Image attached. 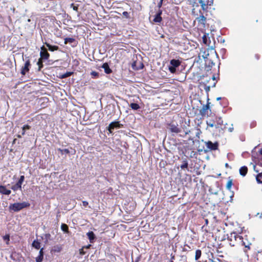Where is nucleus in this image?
<instances>
[{
    "instance_id": "1",
    "label": "nucleus",
    "mask_w": 262,
    "mask_h": 262,
    "mask_svg": "<svg viewBox=\"0 0 262 262\" xmlns=\"http://www.w3.org/2000/svg\"><path fill=\"white\" fill-rule=\"evenodd\" d=\"M243 233L237 234L235 232L231 233L230 235L228 237V239L230 242L231 246L243 247L244 252H246V245L244 242V237L246 235H243Z\"/></svg>"
},
{
    "instance_id": "2",
    "label": "nucleus",
    "mask_w": 262,
    "mask_h": 262,
    "mask_svg": "<svg viewBox=\"0 0 262 262\" xmlns=\"http://www.w3.org/2000/svg\"><path fill=\"white\" fill-rule=\"evenodd\" d=\"M251 156L254 163L262 166V148L255 147L252 151Z\"/></svg>"
},
{
    "instance_id": "3",
    "label": "nucleus",
    "mask_w": 262,
    "mask_h": 262,
    "mask_svg": "<svg viewBox=\"0 0 262 262\" xmlns=\"http://www.w3.org/2000/svg\"><path fill=\"white\" fill-rule=\"evenodd\" d=\"M29 203L25 202L22 203H15L10 204L9 206V209L13 210L15 212H18L25 208L29 207Z\"/></svg>"
},
{
    "instance_id": "4",
    "label": "nucleus",
    "mask_w": 262,
    "mask_h": 262,
    "mask_svg": "<svg viewBox=\"0 0 262 262\" xmlns=\"http://www.w3.org/2000/svg\"><path fill=\"white\" fill-rule=\"evenodd\" d=\"M181 63V61L178 59H172L170 61V66L168 69L169 71L173 74L176 72V68L179 67Z\"/></svg>"
},
{
    "instance_id": "5",
    "label": "nucleus",
    "mask_w": 262,
    "mask_h": 262,
    "mask_svg": "<svg viewBox=\"0 0 262 262\" xmlns=\"http://www.w3.org/2000/svg\"><path fill=\"white\" fill-rule=\"evenodd\" d=\"M25 180V176H21L18 181L14 185L11 186V189L14 191H16L17 190L22 191V184Z\"/></svg>"
},
{
    "instance_id": "6",
    "label": "nucleus",
    "mask_w": 262,
    "mask_h": 262,
    "mask_svg": "<svg viewBox=\"0 0 262 262\" xmlns=\"http://www.w3.org/2000/svg\"><path fill=\"white\" fill-rule=\"evenodd\" d=\"M214 0H199V3L201 4L202 9L204 11L207 10L208 6L213 5Z\"/></svg>"
},
{
    "instance_id": "7",
    "label": "nucleus",
    "mask_w": 262,
    "mask_h": 262,
    "mask_svg": "<svg viewBox=\"0 0 262 262\" xmlns=\"http://www.w3.org/2000/svg\"><path fill=\"white\" fill-rule=\"evenodd\" d=\"M39 54V58L43 60H48L50 57V54L48 52L47 49L43 46L40 48V52Z\"/></svg>"
},
{
    "instance_id": "8",
    "label": "nucleus",
    "mask_w": 262,
    "mask_h": 262,
    "mask_svg": "<svg viewBox=\"0 0 262 262\" xmlns=\"http://www.w3.org/2000/svg\"><path fill=\"white\" fill-rule=\"evenodd\" d=\"M123 126L122 124H120L118 121H114L111 122L108 126V130L110 133H112L113 130L115 128H120Z\"/></svg>"
},
{
    "instance_id": "9",
    "label": "nucleus",
    "mask_w": 262,
    "mask_h": 262,
    "mask_svg": "<svg viewBox=\"0 0 262 262\" xmlns=\"http://www.w3.org/2000/svg\"><path fill=\"white\" fill-rule=\"evenodd\" d=\"M205 145L209 150H215L218 149L219 143L217 142L213 143L211 141H208L205 142Z\"/></svg>"
},
{
    "instance_id": "10",
    "label": "nucleus",
    "mask_w": 262,
    "mask_h": 262,
    "mask_svg": "<svg viewBox=\"0 0 262 262\" xmlns=\"http://www.w3.org/2000/svg\"><path fill=\"white\" fill-rule=\"evenodd\" d=\"M196 20L198 23V26L201 28H204L206 23V18L203 15L202 13L199 17L196 18Z\"/></svg>"
},
{
    "instance_id": "11",
    "label": "nucleus",
    "mask_w": 262,
    "mask_h": 262,
    "mask_svg": "<svg viewBox=\"0 0 262 262\" xmlns=\"http://www.w3.org/2000/svg\"><path fill=\"white\" fill-rule=\"evenodd\" d=\"M31 66L30 61L28 59L26 60L24 66H23L21 69L20 73L21 75H25L29 71Z\"/></svg>"
},
{
    "instance_id": "12",
    "label": "nucleus",
    "mask_w": 262,
    "mask_h": 262,
    "mask_svg": "<svg viewBox=\"0 0 262 262\" xmlns=\"http://www.w3.org/2000/svg\"><path fill=\"white\" fill-rule=\"evenodd\" d=\"M210 102H208L206 105H204L202 108L200 110V114L202 117L208 116V110H210Z\"/></svg>"
},
{
    "instance_id": "13",
    "label": "nucleus",
    "mask_w": 262,
    "mask_h": 262,
    "mask_svg": "<svg viewBox=\"0 0 262 262\" xmlns=\"http://www.w3.org/2000/svg\"><path fill=\"white\" fill-rule=\"evenodd\" d=\"M168 129L171 133H179L181 132V129L178 127V125H175L173 123L168 124Z\"/></svg>"
},
{
    "instance_id": "14",
    "label": "nucleus",
    "mask_w": 262,
    "mask_h": 262,
    "mask_svg": "<svg viewBox=\"0 0 262 262\" xmlns=\"http://www.w3.org/2000/svg\"><path fill=\"white\" fill-rule=\"evenodd\" d=\"M132 67L133 70L137 71L142 69L144 66L141 61H134L132 64Z\"/></svg>"
},
{
    "instance_id": "15",
    "label": "nucleus",
    "mask_w": 262,
    "mask_h": 262,
    "mask_svg": "<svg viewBox=\"0 0 262 262\" xmlns=\"http://www.w3.org/2000/svg\"><path fill=\"white\" fill-rule=\"evenodd\" d=\"M162 14V11L159 9L157 13L155 15L153 21L156 23H160L162 21V18L161 15Z\"/></svg>"
},
{
    "instance_id": "16",
    "label": "nucleus",
    "mask_w": 262,
    "mask_h": 262,
    "mask_svg": "<svg viewBox=\"0 0 262 262\" xmlns=\"http://www.w3.org/2000/svg\"><path fill=\"white\" fill-rule=\"evenodd\" d=\"M11 192V190L7 189L6 186L0 185V193L5 195H9Z\"/></svg>"
},
{
    "instance_id": "17",
    "label": "nucleus",
    "mask_w": 262,
    "mask_h": 262,
    "mask_svg": "<svg viewBox=\"0 0 262 262\" xmlns=\"http://www.w3.org/2000/svg\"><path fill=\"white\" fill-rule=\"evenodd\" d=\"M101 68L104 70V72L107 74H110L112 73V70L110 69L108 64L107 62L104 63Z\"/></svg>"
},
{
    "instance_id": "18",
    "label": "nucleus",
    "mask_w": 262,
    "mask_h": 262,
    "mask_svg": "<svg viewBox=\"0 0 262 262\" xmlns=\"http://www.w3.org/2000/svg\"><path fill=\"white\" fill-rule=\"evenodd\" d=\"M88 238L91 243H93L96 238V236L93 231H89L86 233Z\"/></svg>"
},
{
    "instance_id": "19",
    "label": "nucleus",
    "mask_w": 262,
    "mask_h": 262,
    "mask_svg": "<svg viewBox=\"0 0 262 262\" xmlns=\"http://www.w3.org/2000/svg\"><path fill=\"white\" fill-rule=\"evenodd\" d=\"M180 167L182 169L188 170V163L187 159L184 158L182 161V163L180 165Z\"/></svg>"
},
{
    "instance_id": "20",
    "label": "nucleus",
    "mask_w": 262,
    "mask_h": 262,
    "mask_svg": "<svg viewBox=\"0 0 262 262\" xmlns=\"http://www.w3.org/2000/svg\"><path fill=\"white\" fill-rule=\"evenodd\" d=\"M45 44L48 48L49 50L50 51L53 52L59 49V47L57 46H52L48 42H45Z\"/></svg>"
},
{
    "instance_id": "21",
    "label": "nucleus",
    "mask_w": 262,
    "mask_h": 262,
    "mask_svg": "<svg viewBox=\"0 0 262 262\" xmlns=\"http://www.w3.org/2000/svg\"><path fill=\"white\" fill-rule=\"evenodd\" d=\"M62 249V247L60 245H57L53 246L51 251L54 253L60 252Z\"/></svg>"
},
{
    "instance_id": "22",
    "label": "nucleus",
    "mask_w": 262,
    "mask_h": 262,
    "mask_svg": "<svg viewBox=\"0 0 262 262\" xmlns=\"http://www.w3.org/2000/svg\"><path fill=\"white\" fill-rule=\"evenodd\" d=\"M32 246L37 250L40 249V243L38 240H34L32 244Z\"/></svg>"
},
{
    "instance_id": "23",
    "label": "nucleus",
    "mask_w": 262,
    "mask_h": 262,
    "mask_svg": "<svg viewBox=\"0 0 262 262\" xmlns=\"http://www.w3.org/2000/svg\"><path fill=\"white\" fill-rule=\"evenodd\" d=\"M43 60H42L40 58H39L38 60V61L37 62V65L38 66V71H40L41 70V69H42V68L43 67Z\"/></svg>"
},
{
    "instance_id": "24",
    "label": "nucleus",
    "mask_w": 262,
    "mask_h": 262,
    "mask_svg": "<svg viewBox=\"0 0 262 262\" xmlns=\"http://www.w3.org/2000/svg\"><path fill=\"white\" fill-rule=\"evenodd\" d=\"M202 255V251L200 249H198L195 251V260H198Z\"/></svg>"
},
{
    "instance_id": "25",
    "label": "nucleus",
    "mask_w": 262,
    "mask_h": 262,
    "mask_svg": "<svg viewBox=\"0 0 262 262\" xmlns=\"http://www.w3.org/2000/svg\"><path fill=\"white\" fill-rule=\"evenodd\" d=\"M64 43L67 44L68 43H73L75 41V39L72 37H67L64 38Z\"/></svg>"
},
{
    "instance_id": "26",
    "label": "nucleus",
    "mask_w": 262,
    "mask_h": 262,
    "mask_svg": "<svg viewBox=\"0 0 262 262\" xmlns=\"http://www.w3.org/2000/svg\"><path fill=\"white\" fill-rule=\"evenodd\" d=\"M61 229L63 232L66 233H69V227L67 224H62L61 225Z\"/></svg>"
},
{
    "instance_id": "27",
    "label": "nucleus",
    "mask_w": 262,
    "mask_h": 262,
    "mask_svg": "<svg viewBox=\"0 0 262 262\" xmlns=\"http://www.w3.org/2000/svg\"><path fill=\"white\" fill-rule=\"evenodd\" d=\"M129 106L132 108V109L134 110H138L139 108H140L139 105L136 103H130Z\"/></svg>"
},
{
    "instance_id": "28",
    "label": "nucleus",
    "mask_w": 262,
    "mask_h": 262,
    "mask_svg": "<svg viewBox=\"0 0 262 262\" xmlns=\"http://www.w3.org/2000/svg\"><path fill=\"white\" fill-rule=\"evenodd\" d=\"M233 185L232 179L229 178L228 181L226 184V188L228 190H230L232 185Z\"/></svg>"
},
{
    "instance_id": "29",
    "label": "nucleus",
    "mask_w": 262,
    "mask_h": 262,
    "mask_svg": "<svg viewBox=\"0 0 262 262\" xmlns=\"http://www.w3.org/2000/svg\"><path fill=\"white\" fill-rule=\"evenodd\" d=\"M73 72H67L66 73L61 75L60 77L61 78H66L70 76L71 75H72L73 74Z\"/></svg>"
},
{
    "instance_id": "30",
    "label": "nucleus",
    "mask_w": 262,
    "mask_h": 262,
    "mask_svg": "<svg viewBox=\"0 0 262 262\" xmlns=\"http://www.w3.org/2000/svg\"><path fill=\"white\" fill-rule=\"evenodd\" d=\"M239 173L243 176H246V166H243L239 169Z\"/></svg>"
},
{
    "instance_id": "31",
    "label": "nucleus",
    "mask_w": 262,
    "mask_h": 262,
    "mask_svg": "<svg viewBox=\"0 0 262 262\" xmlns=\"http://www.w3.org/2000/svg\"><path fill=\"white\" fill-rule=\"evenodd\" d=\"M91 75L93 78H98L99 77V73L96 71H92L91 72Z\"/></svg>"
},
{
    "instance_id": "32",
    "label": "nucleus",
    "mask_w": 262,
    "mask_h": 262,
    "mask_svg": "<svg viewBox=\"0 0 262 262\" xmlns=\"http://www.w3.org/2000/svg\"><path fill=\"white\" fill-rule=\"evenodd\" d=\"M31 126L28 124L25 125L22 127L23 132L21 133V135L24 136L25 134V130L26 129H30Z\"/></svg>"
},
{
    "instance_id": "33",
    "label": "nucleus",
    "mask_w": 262,
    "mask_h": 262,
    "mask_svg": "<svg viewBox=\"0 0 262 262\" xmlns=\"http://www.w3.org/2000/svg\"><path fill=\"white\" fill-rule=\"evenodd\" d=\"M215 85V83L214 82L212 86L210 85H207V83H204V89L206 91H209L210 90V87L214 86Z\"/></svg>"
},
{
    "instance_id": "34",
    "label": "nucleus",
    "mask_w": 262,
    "mask_h": 262,
    "mask_svg": "<svg viewBox=\"0 0 262 262\" xmlns=\"http://www.w3.org/2000/svg\"><path fill=\"white\" fill-rule=\"evenodd\" d=\"M256 180L258 183L262 184V172H261L257 175Z\"/></svg>"
},
{
    "instance_id": "35",
    "label": "nucleus",
    "mask_w": 262,
    "mask_h": 262,
    "mask_svg": "<svg viewBox=\"0 0 262 262\" xmlns=\"http://www.w3.org/2000/svg\"><path fill=\"white\" fill-rule=\"evenodd\" d=\"M3 239L6 242V244L7 245L9 244V241H10V236L9 234H6L5 236L3 237Z\"/></svg>"
},
{
    "instance_id": "36",
    "label": "nucleus",
    "mask_w": 262,
    "mask_h": 262,
    "mask_svg": "<svg viewBox=\"0 0 262 262\" xmlns=\"http://www.w3.org/2000/svg\"><path fill=\"white\" fill-rule=\"evenodd\" d=\"M58 150L60 151L61 154H63V152H64L66 154H69L70 153L69 150L67 148H65V149H63L59 148Z\"/></svg>"
},
{
    "instance_id": "37",
    "label": "nucleus",
    "mask_w": 262,
    "mask_h": 262,
    "mask_svg": "<svg viewBox=\"0 0 262 262\" xmlns=\"http://www.w3.org/2000/svg\"><path fill=\"white\" fill-rule=\"evenodd\" d=\"M190 249V247L189 245H188L187 244H185L184 245V246L183 248V251H184V252H186V251H189Z\"/></svg>"
},
{
    "instance_id": "38",
    "label": "nucleus",
    "mask_w": 262,
    "mask_h": 262,
    "mask_svg": "<svg viewBox=\"0 0 262 262\" xmlns=\"http://www.w3.org/2000/svg\"><path fill=\"white\" fill-rule=\"evenodd\" d=\"M43 256H42V255H38L36 258V262H41L43 260Z\"/></svg>"
},
{
    "instance_id": "39",
    "label": "nucleus",
    "mask_w": 262,
    "mask_h": 262,
    "mask_svg": "<svg viewBox=\"0 0 262 262\" xmlns=\"http://www.w3.org/2000/svg\"><path fill=\"white\" fill-rule=\"evenodd\" d=\"M122 14H123V16H124L126 18H130L129 13L127 12H126V11H124L122 13Z\"/></svg>"
},
{
    "instance_id": "40",
    "label": "nucleus",
    "mask_w": 262,
    "mask_h": 262,
    "mask_svg": "<svg viewBox=\"0 0 262 262\" xmlns=\"http://www.w3.org/2000/svg\"><path fill=\"white\" fill-rule=\"evenodd\" d=\"M85 247H82L81 249H79V253L80 255H83L85 254V252L84 251V248Z\"/></svg>"
},
{
    "instance_id": "41",
    "label": "nucleus",
    "mask_w": 262,
    "mask_h": 262,
    "mask_svg": "<svg viewBox=\"0 0 262 262\" xmlns=\"http://www.w3.org/2000/svg\"><path fill=\"white\" fill-rule=\"evenodd\" d=\"M163 0H160V2L158 4V7L159 8V10L161 8L162 4H163Z\"/></svg>"
},
{
    "instance_id": "42",
    "label": "nucleus",
    "mask_w": 262,
    "mask_h": 262,
    "mask_svg": "<svg viewBox=\"0 0 262 262\" xmlns=\"http://www.w3.org/2000/svg\"><path fill=\"white\" fill-rule=\"evenodd\" d=\"M203 42L205 44L207 43V37L205 35H204L203 37Z\"/></svg>"
},
{
    "instance_id": "43",
    "label": "nucleus",
    "mask_w": 262,
    "mask_h": 262,
    "mask_svg": "<svg viewBox=\"0 0 262 262\" xmlns=\"http://www.w3.org/2000/svg\"><path fill=\"white\" fill-rule=\"evenodd\" d=\"M39 255L43 256V248H42L40 249L39 252Z\"/></svg>"
},
{
    "instance_id": "44",
    "label": "nucleus",
    "mask_w": 262,
    "mask_h": 262,
    "mask_svg": "<svg viewBox=\"0 0 262 262\" xmlns=\"http://www.w3.org/2000/svg\"><path fill=\"white\" fill-rule=\"evenodd\" d=\"M184 150H183V152L185 154L187 153V150L189 149V148L188 147V146H184Z\"/></svg>"
},
{
    "instance_id": "45",
    "label": "nucleus",
    "mask_w": 262,
    "mask_h": 262,
    "mask_svg": "<svg viewBox=\"0 0 262 262\" xmlns=\"http://www.w3.org/2000/svg\"><path fill=\"white\" fill-rule=\"evenodd\" d=\"M57 34H56V35L57 36V37H61V35L62 34V32L61 31H59V30H57Z\"/></svg>"
},
{
    "instance_id": "46",
    "label": "nucleus",
    "mask_w": 262,
    "mask_h": 262,
    "mask_svg": "<svg viewBox=\"0 0 262 262\" xmlns=\"http://www.w3.org/2000/svg\"><path fill=\"white\" fill-rule=\"evenodd\" d=\"M82 204L84 207H86L89 205V203L86 201H82Z\"/></svg>"
},
{
    "instance_id": "47",
    "label": "nucleus",
    "mask_w": 262,
    "mask_h": 262,
    "mask_svg": "<svg viewBox=\"0 0 262 262\" xmlns=\"http://www.w3.org/2000/svg\"><path fill=\"white\" fill-rule=\"evenodd\" d=\"M212 80V81H214L215 77L214 76H213L212 77H209L208 80H207L206 81L208 82L210 80Z\"/></svg>"
},
{
    "instance_id": "48",
    "label": "nucleus",
    "mask_w": 262,
    "mask_h": 262,
    "mask_svg": "<svg viewBox=\"0 0 262 262\" xmlns=\"http://www.w3.org/2000/svg\"><path fill=\"white\" fill-rule=\"evenodd\" d=\"M205 228V231L206 232H208V230L206 229V228L205 227V225H204L203 227H202V229H204Z\"/></svg>"
},
{
    "instance_id": "49",
    "label": "nucleus",
    "mask_w": 262,
    "mask_h": 262,
    "mask_svg": "<svg viewBox=\"0 0 262 262\" xmlns=\"http://www.w3.org/2000/svg\"><path fill=\"white\" fill-rule=\"evenodd\" d=\"M205 225H207L208 224V219H205Z\"/></svg>"
},
{
    "instance_id": "50",
    "label": "nucleus",
    "mask_w": 262,
    "mask_h": 262,
    "mask_svg": "<svg viewBox=\"0 0 262 262\" xmlns=\"http://www.w3.org/2000/svg\"><path fill=\"white\" fill-rule=\"evenodd\" d=\"M91 246V245H90H90H88V246H84V247H85V248H84L88 249V248H90Z\"/></svg>"
},
{
    "instance_id": "51",
    "label": "nucleus",
    "mask_w": 262,
    "mask_h": 262,
    "mask_svg": "<svg viewBox=\"0 0 262 262\" xmlns=\"http://www.w3.org/2000/svg\"><path fill=\"white\" fill-rule=\"evenodd\" d=\"M253 168H254V169L256 171V172H258V170H256V166L255 165H253Z\"/></svg>"
},
{
    "instance_id": "52",
    "label": "nucleus",
    "mask_w": 262,
    "mask_h": 262,
    "mask_svg": "<svg viewBox=\"0 0 262 262\" xmlns=\"http://www.w3.org/2000/svg\"><path fill=\"white\" fill-rule=\"evenodd\" d=\"M16 141V139H14L13 140V141L12 143H13V144H15V143Z\"/></svg>"
},
{
    "instance_id": "53",
    "label": "nucleus",
    "mask_w": 262,
    "mask_h": 262,
    "mask_svg": "<svg viewBox=\"0 0 262 262\" xmlns=\"http://www.w3.org/2000/svg\"><path fill=\"white\" fill-rule=\"evenodd\" d=\"M74 10H77L78 8L77 7L74 6L73 8Z\"/></svg>"
},
{
    "instance_id": "54",
    "label": "nucleus",
    "mask_w": 262,
    "mask_h": 262,
    "mask_svg": "<svg viewBox=\"0 0 262 262\" xmlns=\"http://www.w3.org/2000/svg\"><path fill=\"white\" fill-rule=\"evenodd\" d=\"M209 125L210 126H211V127H213L214 124H213V123H212V124H209Z\"/></svg>"
},
{
    "instance_id": "55",
    "label": "nucleus",
    "mask_w": 262,
    "mask_h": 262,
    "mask_svg": "<svg viewBox=\"0 0 262 262\" xmlns=\"http://www.w3.org/2000/svg\"><path fill=\"white\" fill-rule=\"evenodd\" d=\"M17 137L18 138H20L21 137V135H18L17 136Z\"/></svg>"
},
{
    "instance_id": "56",
    "label": "nucleus",
    "mask_w": 262,
    "mask_h": 262,
    "mask_svg": "<svg viewBox=\"0 0 262 262\" xmlns=\"http://www.w3.org/2000/svg\"><path fill=\"white\" fill-rule=\"evenodd\" d=\"M246 248H247V249H250L249 246H247V245Z\"/></svg>"
},
{
    "instance_id": "57",
    "label": "nucleus",
    "mask_w": 262,
    "mask_h": 262,
    "mask_svg": "<svg viewBox=\"0 0 262 262\" xmlns=\"http://www.w3.org/2000/svg\"><path fill=\"white\" fill-rule=\"evenodd\" d=\"M219 121H221L222 122V123H223V121L221 120V118H219Z\"/></svg>"
},
{
    "instance_id": "58",
    "label": "nucleus",
    "mask_w": 262,
    "mask_h": 262,
    "mask_svg": "<svg viewBox=\"0 0 262 262\" xmlns=\"http://www.w3.org/2000/svg\"><path fill=\"white\" fill-rule=\"evenodd\" d=\"M219 124H222V122L221 121H219Z\"/></svg>"
},
{
    "instance_id": "59",
    "label": "nucleus",
    "mask_w": 262,
    "mask_h": 262,
    "mask_svg": "<svg viewBox=\"0 0 262 262\" xmlns=\"http://www.w3.org/2000/svg\"><path fill=\"white\" fill-rule=\"evenodd\" d=\"M221 99V98L220 97H219L217 98V100H220Z\"/></svg>"
},
{
    "instance_id": "60",
    "label": "nucleus",
    "mask_w": 262,
    "mask_h": 262,
    "mask_svg": "<svg viewBox=\"0 0 262 262\" xmlns=\"http://www.w3.org/2000/svg\"><path fill=\"white\" fill-rule=\"evenodd\" d=\"M183 142H184V143L187 144V143H186V141H183Z\"/></svg>"
},
{
    "instance_id": "61",
    "label": "nucleus",
    "mask_w": 262,
    "mask_h": 262,
    "mask_svg": "<svg viewBox=\"0 0 262 262\" xmlns=\"http://www.w3.org/2000/svg\"><path fill=\"white\" fill-rule=\"evenodd\" d=\"M262 216V213L261 214L260 216V217H261Z\"/></svg>"
},
{
    "instance_id": "62",
    "label": "nucleus",
    "mask_w": 262,
    "mask_h": 262,
    "mask_svg": "<svg viewBox=\"0 0 262 262\" xmlns=\"http://www.w3.org/2000/svg\"><path fill=\"white\" fill-rule=\"evenodd\" d=\"M212 262H215V261H214L213 260H211Z\"/></svg>"
},
{
    "instance_id": "63",
    "label": "nucleus",
    "mask_w": 262,
    "mask_h": 262,
    "mask_svg": "<svg viewBox=\"0 0 262 262\" xmlns=\"http://www.w3.org/2000/svg\"><path fill=\"white\" fill-rule=\"evenodd\" d=\"M170 262H173V261L171 260V261H170Z\"/></svg>"
}]
</instances>
